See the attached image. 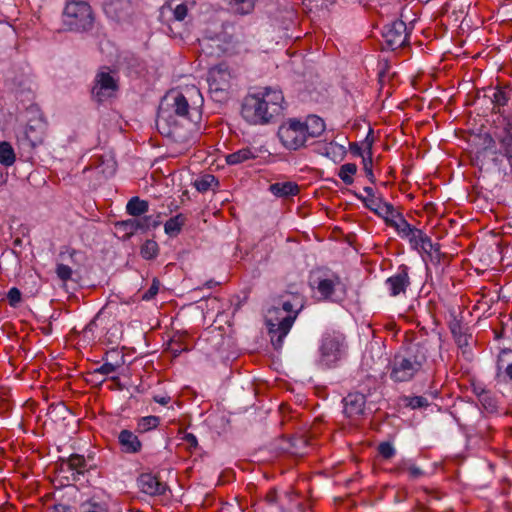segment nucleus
<instances>
[{"instance_id": "nucleus-29", "label": "nucleus", "mask_w": 512, "mask_h": 512, "mask_svg": "<svg viewBox=\"0 0 512 512\" xmlns=\"http://www.w3.org/2000/svg\"><path fill=\"white\" fill-rule=\"evenodd\" d=\"M511 99V91L503 88H496L491 96V102L493 104V111L495 113H501V108L506 106Z\"/></svg>"}, {"instance_id": "nucleus-21", "label": "nucleus", "mask_w": 512, "mask_h": 512, "mask_svg": "<svg viewBox=\"0 0 512 512\" xmlns=\"http://www.w3.org/2000/svg\"><path fill=\"white\" fill-rule=\"evenodd\" d=\"M393 472L396 474L406 472L410 480H417L425 474L424 471L420 467L416 466L410 459H403L398 462L394 467Z\"/></svg>"}, {"instance_id": "nucleus-13", "label": "nucleus", "mask_w": 512, "mask_h": 512, "mask_svg": "<svg viewBox=\"0 0 512 512\" xmlns=\"http://www.w3.org/2000/svg\"><path fill=\"white\" fill-rule=\"evenodd\" d=\"M409 270L410 268L407 265L402 264L397 268L395 274L386 279L385 285L388 288L390 296L396 297L401 294H406L407 288L411 284Z\"/></svg>"}, {"instance_id": "nucleus-5", "label": "nucleus", "mask_w": 512, "mask_h": 512, "mask_svg": "<svg viewBox=\"0 0 512 512\" xmlns=\"http://www.w3.org/2000/svg\"><path fill=\"white\" fill-rule=\"evenodd\" d=\"M296 320V314H285L274 306H271L265 315L271 343L276 350L283 346L284 338L289 333Z\"/></svg>"}, {"instance_id": "nucleus-22", "label": "nucleus", "mask_w": 512, "mask_h": 512, "mask_svg": "<svg viewBox=\"0 0 512 512\" xmlns=\"http://www.w3.org/2000/svg\"><path fill=\"white\" fill-rule=\"evenodd\" d=\"M116 229L122 231L123 238H130L137 232H145V227L141 225L140 218H130L116 223Z\"/></svg>"}, {"instance_id": "nucleus-35", "label": "nucleus", "mask_w": 512, "mask_h": 512, "mask_svg": "<svg viewBox=\"0 0 512 512\" xmlns=\"http://www.w3.org/2000/svg\"><path fill=\"white\" fill-rule=\"evenodd\" d=\"M477 397L484 409L488 412L492 413L497 410V401L490 391L482 389L481 392H477Z\"/></svg>"}, {"instance_id": "nucleus-8", "label": "nucleus", "mask_w": 512, "mask_h": 512, "mask_svg": "<svg viewBox=\"0 0 512 512\" xmlns=\"http://www.w3.org/2000/svg\"><path fill=\"white\" fill-rule=\"evenodd\" d=\"M278 137L286 149L293 151L305 147L309 141L302 121L297 118H289L283 122L278 129Z\"/></svg>"}, {"instance_id": "nucleus-60", "label": "nucleus", "mask_w": 512, "mask_h": 512, "mask_svg": "<svg viewBox=\"0 0 512 512\" xmlns=\"http://www.w3.org/2000/svg\"><path fill=\"white\" fill-rule=\"evenodd\" d=\"M97 317H94L84 328V332L87 333V332H92L94 330V328L97 326V323H96V320H97Z\"/></svg>"}, {"instance_id": "nucleus-31", "label": "nucleus", "mask_w": 512, "mask_h": 512, "mask_svg": "<svg viewBox=\"0 0 512 512\" xmlns=\"http://www.w3.org/2000/svg\"><path fill=\"white\" fill-rule=\"evenodd\" d=\"M185 221L186 217L181 213L170 218L164 225L165 233L169 236H177L180 233L182 226L185 224Z\"/></svg>"}, {"instance_id": "nucleus-33", "label": "nucleus", "mask_w": 512, "mask_h": 512, "mask_svg": "<svg viewBox=\"0 0 512 512\" xmlns=\"http://www.w3.org/2000/svg\"><path fill=\"white\" fill-rule=\"evenodd\" d=\"M308 441L304 436H293L289 439V452L293 455L302 456L306 453Z\"/></svg>"}, {"instance_id": "nucleus-41", "label": "nucleus", "mask_w": 512, "mask_h": 512, "mask_svg": "<svg viewBox=\"0 0 512 512\" xmlns=\"http://www.w3.org/2000/svg\"><path fill=\"white\" fill-rule=\"evenodd\" d=\"M235 12L248 14L254 7L255 0H228Z\"/></svg>"}, {"instance_id": "nucleus-25", "label": "nucleus", "mask_w": 512, "mask_h": 512, "mask_svg": "<svg viewBox=\"0 0 512 512\" xmlns=\"http://www.w3.org/2000/svg\"><path fill=\"white\" fill-rule=\"evenodd\" d=\"M167 12L172 14L173 20L181 22L188 15V7L185 3H181L173 7L172 1H169L161 7L160 18H164Z\"/></svg>"}, {"instance_id": "nucleus-47", "label": "nucleus", "mask_w": 512, "mask_h": 512, "mask_svg": "<svg viewBox=\"0 0 512 512\" xmlns=\"http://www.w3.org/2000/svg\"><path fill=\"white\" fill-rule=\"evenodd\" d=\"M6 298L11 307L17 308L22 301V293L17 287H12L8 291Z\"/></svg>"}, {"instance_id": "nucleus-17", "label": "nucleus", "mask_w": 512, "mask_h": 512, "mask_svg": "<svg viewBox=\"0 0 512 512\" xmlns=\"http://www.w3.org/2000/svg\"><path fill=\"white\" fill-rule=\"evenodd\" d=\"M47 130V123L42 119H34L30 120L27 124L25 135L26 138L30 141L32 146H36L41 144L44 140L45 134Z\"/></svg>"}, {"instance_id": "nucleus-54", "label": "nucleus", "mask_w": 512, "mask_h": 512, "mask_svg": "<svg viewBox=\"0 0 512 512\" xmlns=\"http://www.w3.org/2000/svg\"><path fill=\"white\" fill-rule=\"evenodd\" d=\"M53 512H78V508L60 503L53 506Z\"/></svg>"}, {"instance_id": "nucleus-9", "label": "nucleus", "mask_w": 512, "mask_h": 512, "mask_svg": "<svg viewBox=\"0 0 512 512\" xmlns=\"http://www.w3.org/2000/svg\"><path fill=\"white\" fill-rule=\"evenodd\" d=\"M119 91L118 79L112 75L108 67H102L95 75L91 96L98 103H103L116 97Z\"/></svg>"}, {"instance_id": "nucleus-19", "label": "nucleus", "mask_w": 512, "mask_h": 512, "mask_svg": "<svg viewBox=\"0 0 512 512\" xmlns=\"http://www.w3.org/2000/svg\"><path fill=\"white\" fill-rule=\"evenodd\" d=\"M302 124L309 139L319 137L326 128L324 120L316 115H309Z\"/></svg>"}, {"instance_id": "nucleus-58", "label": "nucleus", "mask_w": 512, "mask_h": 512, "mask_svg": "<svg viewBox=\"0 0 512 512\" xmlns=\"http://www.w3.org/2000/svg\"><path fill=\"white\" fill-rule=\"evenodd\" d=\"M266 501L269 504H274L277 501V493L275 490H270L266 495Z\"/></svg>"}, {"instance_id": "nucleus-49", "label": "nucleus", "mask_w": 512, "mask_h": 512, "mask_svg": "<svg viewBox=\"0 0 512 512\" xmlns=\"http://www.w3.org/2000/svg\"><path fill=\"white\" fill-rule=\"evenodd\" d=\"M121 365H122L121 362H116V363L105 362L99 368L95 369L94 373L95 374L99 373L102 375H109L111 373H114Z\"/></svg>"}, {"instance_id": "nucleus-6", "label": "nucleus", "mask_w": 512, "mask_h": 512, "mask_svg": "<svg viewBox=\"0 0 512 512\" xmlns=\"http://www.w3.org/2000/svg\"><path fill=\"white\" fill-rule=\"evenodd\" d=\"M63 23L70 31L84 32L91 30L94 16L90 5L85 1H72L66 4Z\"/></svg>"}, {"instance_id": "nucleus-20", "label": "nucleus", "mask_w": 512, "mask_h": 512, "mask_svg": "<svg viewBox=\"0 0 512 512\" xmlns=\"http://www.w3.org/2000/svg\"><path fill=\"white\" fill-rule=\"evenodd\" d=\"M259 150L255 147H244L236 152L230 153L226 156V162L229 165H237L246 161L255 159L258 156Z\"/></svg>"}, {"instance_id": "nucleus-57", "label": "nucleus", "mask_w": 512, "mask_h": 512, "mask_svg": "<svg viewBox=\"0 0 512 512\" xmlns=\"http://www.w3.org/2000/svg\"><path fill=\"white\" fill-rule=\"evenodd\" d=\"M116 170V163L114 161H110V163L107 164V168L101 169V172L105 174L106 177L112 176L115 173Z\"/></svg>"}, {"instance_id": "nucleus-42", "label": "nucleus", "mask_w": 512, "mask_h": 512, "mask_svg": "<svg viewBox=\"0 0 512 512\" xmlns=\"http://www.w3.org/2000/svg\"><path fill=\"white\" fill-rule=\"evenodd\" d=\"M505 129L507 131V137L504 142L505 156L512 168V118L507 121Z\"/></svg>"}, {"instance_id": "nucleus-2", "label": "nucleus", "mask_w": 512, "mask_h": 512, "mask_svg": "<svg viewBox=\"0 0 512 512\" xmlns=\"http://www.w3.org/2000/svg\"><path fill=\"white\" fill-rule=\"evenodd\" d=\"M200 120L198 107H192L181 92L170 91L160 101L156 127L163 136L184 142L197 129Z\"/></svg>"}, {"instance_id": "nucleus-30", "label": "nucleus", "mask_w": 512, "mask_h": 512, "mask_svg": "<svg viewBox=\"0 0 512 512\" xmlns=\"http://www.w3.org/2000/svg\"><path fill=\"white\" fill-rule=\"evenodd\" d=\"M388 226L394 228L402 238L409 236L414 228L407 222L402 213H397L396 218L391 220Z\"/></svg>"}, {"instance_id": "nucleus-27", "label": "nucleus", "mask_w": 512, "mask_h": 512, "mask_svg": "<svg viewBox=\"0 0 512 512\" xmlns=\"http://www.w3.org/2000/svg\"><path fill=\"white\" fill-rule=\"evenodd\" d=\"M149 210V203L138 196L132 197L126 205V212L132 217H140Z\"/></svg>"}, {"instance_id": "nucleus-45", "label": "nucleus", "mask_w": 512, "mask_h": 512, "mask_svg": "<svg viewBox=\"0 0 512 512\" xmlns=\"http://www.w3.org/2000/svg\"><path fill=\"white\" fill-rule=\"evenodd\" d=\"M424 235H425V233L421 229L414 227L412 229L410 235L407 236L406 239H408V241L413 249L419 250V245H420L421 241L423 240Z\"/></svg>"}, {"instance_id": "nucleus-12", "label": "nucleus", "mask_w": 512, "mask_h": 512, "mask_svg": "<svg viewBox=\"0 0 512 512\" xmlns=\"http://www.w3.org/2000/svg\"><path fill=\"white\" fill-rule=\"evenodd\" d=\"M272 306L285 314H296L304 308V297L296 292L285 291L272 299Z\"/></svg>"}, {"instance_id": "nucleus-7", "label": "nucleus", "mask_w": 512, "mask_h": 512, "mask_svg": "<svg viewBox=\"0 0 512 512\" xmlns=\"http://www.w3.org/2000/svg\"><path fill=\"white\" fill-rule=\"evenodd\" d=\"M320 363L327 367H333L345 354L347 344L344 334L332 331L326 332L320 345Z\"/></svg>"}, {"instance_id": "nucleus-61", "label": "nucleus", "mask_w": 512, "mask_h": 512, "mask_svg": "<svg viewBox=\"0 0 512 512\" xmlns=\"http://www.w3.org/2000/svg\"><path fill=\"white\" fill-rule=\"evenodd\" d=\"M154 401L161 404V405H166L169 403L170 401V397L169 396H154Z\"/></svg>"}, {"instance_id": "nucleus-44", "label": "nucleus", "mask_w": 512, "mask_h": 512, "mask_svg": "<svg viewBox=\"0 0 512 512\" xmlns=\"http://www.w3.org/2000/svg\"><path fill=\"white\" fill-rule=\"evenodd\" d=\"M377 451H378L379 455L385 460L393 458L396 454L395 447L389 441H384V442L379 443V445L377 447Z\"/></svg>"}, {"instance_id": "nucleus-1", "label": "nucleus", "mask_w": 512, "mask_h": 512, "mask_svg": "<svg viewBox=\"0 0 512 512\" xmlns=\"http://www.w3.org/2000/svg\"><path fill=\"white\" fill-rule=\"evenodd\" d=\"M442 337L440 334L419 335L396 353L388 365L389 377L395 383L409 382L429 363L442 359Z\"/></svg>"}, {"instance_id": "nucleus-28", "label": "nucleus", "mask_w": 512, "mask_h": 512, "mask_svg": "<svg viewBox=\"0 0 512 512\" xmlns=\"http://www.w3.org/2000/svg\"><path fill=\"white\" fill-rule=\"evenodd\" d=\"M365 144H366V147H365L366 157H363L362 164H363V168H364L367 178L369 179V181L372 184H374L376 182V179L373 174V158H372L373 157V151H372L373 140H369V136H367V138L365 139Z\"/></svg>"}, {"instance_id": "nucleus-14", "label": "nucleus", "mask_w": 512, "mask_h": 512, "mask_svg": "<svg viewBox=\"0 0 512 512\" xmlns=\"http://www.w3.org/2000/svg\"><path fill=\"white\" fill-rule=\"evenodd\" d=\"M137 482L141 492L149 496H162L168 490V485L152 473L141 474Z\"/></svg>"}, {"instance_id": "nucleus-16", "label": "nucleus", "mask_w": 512, "mask_h": 512, "mask_svg": "<svg viewBox=\"0 0 512 512\" xmlns=\"http://www.w3.org/2000/svg\"><path fill=\"white\" fill-rule=\"evenodd\" d=\"M118 443L120 449L126 454H137L142 449V442L138 436L128 429H123L118 434Z\"/></svg>"}, {"instance_id": "nucleus-37", "label": "nucleus", "mask_w": 512, "mask_h": 512, "mask_svg": "<svg viewBox=\"0 0 512 512\" xmlns=\"http://www.w3.org/2000/svg\"><path fill=\"white\" fill-rule=\"evenodd\" d=\"M218 184L219 182L217 178L212 174H205L194 182L195 188L201 193L207 192L213 186H217Z\"/></svg>"}, {"instance_id": "nucleus-64", "label": "nucleus", "mask_w": 512, "mask_h": 512, "mask_svg": "<svg viewBox=\"0 0 512 512\" xmlns=\"http://www.w3.org/2000/svg\"><path fill=\"white\" fill-rule=\"evenodd\" d=\"M364 192L367 194V196H364V198H371L375 196L374 190L372 187L366 186L364 187Z\"/></svg>"}, {"instance_id": "nucleus-38", "label": "nucleus", "mask_w": 512, "mask_h": 512, "mask_svg": "<svg viewBox=\"0 0 512 512\" xmlns=\"http://www.w3.org/2000/svg\"><path fill=\"white\" fill-rule=\"evenodd\" d=\"M377 208H379V210H377L376 215L383 218L387 226L391 220L396 218V214L398 213L391 203L385 202L384 200L382 204L377 205Z\"/></svg>"}, {"instance_id": "nucleus-4", "label": "nucleus", "mask_w": 512, "mask_h": 512, "mask_svg": "<svg viewBox=\"0 0 512 512\" xmlns=\"http://www.w3.org/2000/svg\"><path fill=\"white\" fill-rule=\"evenodd\" d=\"M240 42L235 26L223 23L219 31L206 30L200 46L207 54L220 56L235 53Z\"/></svg>"}, {"instance_id": "nucleus-23", "label": "nucleus", "mask_w": 512, "mask_h": 512, "mask_svg": "<svg viewBox=\"0 0 512 512\" xmlns=\"http://www.w3.org/2000/svg\"><path fill=\"white\" fill-rule=\"evenodd\" d=\"M67 461L73 470L72 481H79L80 476H84L88 471L85 457L80 454H72L67 458Z\"/></svg>"}, {"instance_id": "nucleus-24", "label": "nucleus", "mask_w": 512, "mask_h": 512, "mask_svg": "<svg viewBox=\"0 0 512 512\" xmlns=\"http://www.w3.org/2000/svg\"><path fill=\"white\" fill-rule=\"evenodd\" d=\"M269 190L277 197H289L299 193V186L294 182H277L271 184Z\"/></svg>"}, {"instance_id": "nucleus-53", "label": "nucleus", "mask_w": 512, "mask_h": 512, "mask_svg": "<svg viewBox=\"0 0 512 512\" xmlns=\"http://www.w3.org/2000/svg\"><path fill=\"white\" fill-rule=\"evenodd\" d=\"M168 349L170 350V352L173 355V357H178L183 351L187 350V348L184 347L179 342H171L169 344V348Z\"/></svg>"}, {"instance_id": "nucleus-26", "label": "nucleus", "mask_w": 512, "mask_h": 512, "mask_svg": "<svg viewBox=\"0 0 512 512\" xmlns=\"http://www.w3.org/2000/svg\"><path fill=\"white\" fill-rule=\"evenodd\" d=\"M78 512H109V505L106 501L93 496L80 503Z\"/></svg>"}, {"instance_id": "nucleus-11", "label": "nucleus", "mask_w": 512, "mask_h": 512, "mask_svg": "<svg viewBox=\"0 0 512 512\" xmlns=\"http://www.w3.org/2000/svg\"><path fill=\"white\" fill-rule=\"evenodd\" d=\"M407 26L402 20H395L383 26L382 37L386 47L390 50H396L408 43Z\"/></svg>"}, {"instance_id": "nucleus-15", "label": "nucleus", "mask_w": 512, "mask_h": 512, "mask_svg": "<svg viewBox=\"0 0 512 512\" xmlns=\"http://www.w3.org/2000/svg\"><path fill=\"white\" fill-rule=\"evenodd\" d=\"M344 414L350 419H358L364 414L366 397L360 392L349 393L343 398Z\"/></svg>"}, {"instance_id": "nucleus-62", "label": "nucleus", "mask_w": 512, "mask_h": 512, "mask_svg": "<svg viewBox=\"0 0 512 512\" xmlns=\"http://www.w3.org/2000/svg\"><path fill=\"white\" fill-rule=\"evenodd\" d=\"M297 509L299 512H311L309 504L306 502H301L297 505Z\"/></svg>"}, {"instance_id": "nucleus-32", "label": "nucleus", "mask_w": 512, "mask_h": 512, "mask_svg": "<svg viewBox=\"0 0 512 512\" xmlns=\"http://www.w3.org/2000/svg\"><path fill=\"white\" fill-rule=\"evenodd\" d=\"M16 155L12 145L7 141L0 142V163L9 167L14 164Z\"/></svg>"}, {"instance_id": "nucleus-40", "label": "nucleus", "mask_w": 512, "mask_h": 512, "mask_svg": "<svg viewBox=\"0 0 512 512\" xmlns=\"http://www.w3.org/2000/svg\"><path fill=\"white\" fill-rule=\"evenodd\" d=\"M159 253V246L154 240H146L140 248L141 256L146 260L155 259Z\"/></svg>"}, {"instance_id": "nucleus-10", "label": "nucleus", "mask_w": 512, "mask_h": 512, "mask_svg": "<svg viewBox=\"0 0 512 512\" xmlns=\"http://www.w3.org/2000/svg\"><path fill=\"white\" fill-rule=\"evenodd\" d=\"M310 285L316 288L324 299L332 300L336 287L341 285V279L329 269H318L312 272Z\"/></svg>"}, {"instance_id": "nucleus-3", "label": "nucleus", "mask_w": 512, "mask_h": 512, "mask_svg": "<svg viewBox=\"0 0 512 512\" xmlns=\"http://www.w3.org/2000/svg\"><path fill=\"white\" fill-rule=\"evenodd\" d=\"M281 91L265 88L261 93L247 95L242 103L241 115L250 124H267L283 110Z\"/></svg>"}, {"instance_id": "nucleus-43", "label": "nucleus", "mask_w": 512, "mask_h": 512, "mask_svg": "<svg viewBox=\"0 0 512 512\" xmlns=\"http://www.w3.org/2000/svg\"><path fill=\"white\" fill-rule=\"evenodd\" d=\"M353 195L358 200H360L367 209H369L370 211H372L375 214H376L377 210H379V208H377V205H380L383 202L382 198H376L375 196L371 197V198H364L363 195H361L357 192H353Z\"/></svg>"}, {"instance_id": "nucleus-55", "label": "nucleus", "mask_w": 512, "mask_h": 512, "mask_svg": "<svg viewBox=\"0 0 512 512\" xmlns=\"http://www.w3.org/2000/svg\"><path fill=\"white\" fill-rule=\"evenodd\" d=\"M350 152L356 156V157H361L363 159V157H366L364 155V151L362 149V147H360L358 145V143L356 142H353V143H350Z\"/></svg>"}, {"instance_id": "nucleus-34", "label": "nucleus", "mask_w": 512, "mask_h": 512, "mask_svg": "<svg viewBox=\"0 0 512 512\" xmlns=\"http://www.w3.org/2000/svg\"><path fill=\"white\" fill-rule=\"evenodd\" d=\"M160 424V417L158 416H145L138 420L136 432L138 433H146L152 429L157 428V426Z\"/></svg>"}, {"instance_id": "nucleus-48", "label": "nucleus", "mask_w": 512, "mask_h": 512, "mask_svg": "<svg viewBox=\"0 0 512 512\" xmlns=\"http://www.w3.org/2000/svg\"><path fill=\"white\" fill-rule=\"evenodd\" d=\"M56 274L61 281L67 282L72 280L73 271L68 265L60 263L56 266Z\"/></svg>"}, {"instance_id": "nucleus-36", "label": "nucleus", "mask_w": 512, "mask_h": 512, "mask_svg": "<svg viewBox=\"0 0 512 512\" xmlns=\"http://www.w3.org/2000/svg\"><path fill=\"white\" fill-rule=\"evenodd\" d=\"M402 404L412 410L426 408L429 406V401L423 396H402Z\"/></svg>"}, {"instance_id": "nucleus-63", "label": "nucleus", "mask_w": 512, "mask_h": 512, "mask_svg": "<svg viewBox=\"0 0 512 512\" xmlns=\"http://www.w3.org/2000/svg\"><path fill=\"white\" fill-rule=\"evenodd\" d=\"M433 246L434 247L432 249V254L434 253L435 256L439 259L440 256H441L440 244L439 243H434Z\"/></svg>"}, {"instance_id": "nucleus-59", "label": "nucleus", "mask_w": 512, "mask_h": 512, "mask_svg": "<svg viewBox=\"0 0 512 512\" xmlns=\"http://www.w3.org/2000/svg\"><path fill=\"white\" fill-rule=\"evenodd\" d=\"M335 147L336 145L333 142L327 144L324 147V152H322V154L325 155L326 157H330L331 152H334Z\"/></svg>"}, {"instance_id": "nucleus-46", "label": "nucleus", "mask_w": 512, "mask_h": 512, "mask_svg": "<svg viewBox=\"0 0 512 512\" xmlns=\"http://www.w3.org/2000/svg\"><path fill=\"white\" fill-rule=\"evenodd\" d=\"M57 471L62 478L66 479L67 481H72L73 470L67 459L60 460V462L57 464Z\"/></svg>"}, {"instance_id": "nucleus-39", "label": "nucleus", "mask_w": 512, "mask_h": 512, "mask_svg": "<svg viewBox=\"0 0 512 512\" xmlns=\"http://www.w3.org/2000/svg\"><path fill=\"white\" fill-rule=\"evenodd\" d=\"M357 172V165L354 163L343 164L338 172V177L346 184L351 185L354 182L353 175Z\"/></svg>"}, {"instance_id": "nucleus-56", "label": "nucleus", "mask_w": 512, "mask_h": 512, "mask_svg": "<svg viewBox=\"0 0 512 512\" xmlns=\"http://www.w3.org/2000/svg\"><path fill=\"white\" fill-rule=\"evenodd\" d=\"M183 439L189 445L190 448H196L198 446L197 438L192 433L185 434Z\"/></svg>"}, {"instance_id": "nucleus-52", "label": "nucleus", "mask_w": 512, "mask_h": 512, "mask_svg": "<svg viewBox=\"0 0 512 512\" xmlns=\"http://www.w3.org/2000/svg\"><path fill=\"white\" fill-rule=\"evenodd\" d=\"M140 221H141V225L146 226L145 232L147 230H149L151 227L156 228L160 224V222H155V219L153 218V216H151V215L147 216L145 214L142 218H140Z\"/></svg>"}, {"instance_id": "nucleus-18", "label": "nucleus", "mask_w": 512, "mask_h": 512, "mask_svg": "<svg viewBox=\"0 0 512 512\" xmlns=\"http://www.w3.org/2000/svg\"><path fill=\"white\" fill-rule=\"evenodd\" d=\"M450 332L457 344L458 348L462 350L463 354L470 353L469 351V341L472 338L471 334H467L463 331L462 324L459 320L454 319L450 325Z\"/></svg>"}, {"instance_id": "nucleus-51", "label": "nucleus", "mask_w": 512, "mask_h": 512, "mask_svg": "<svg viewBox=\"0 0 512 512\" xmlns=\"http://www.w3.org/2000/svg\"><path fill=\"white\" fill-rule=\"evenodd\" d=\"M433 242L431 238L425 234L423 237V240L421 241L419 245V249H421L424 253L430 255L432 257V249H433Z\"/></svg>"}, {"instance_id": "nucleus-50", "label": "nucleus", "mask_w": 512, "mask_h": 512, "mask_svg": "<svg viewBox=\"0 0 512 512\" xmlns=\"http://www.w3.org/2000/svg\"><path fill=\"white\" fill-rule=\"evenodd\" d=\"M160 288V281L157 278H154L152 281L151 286L146 290L143 295L142 299L145 301H149L153 299L159 292Z\"/></svg>"}]
</instances>
